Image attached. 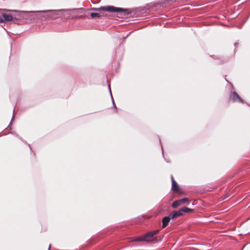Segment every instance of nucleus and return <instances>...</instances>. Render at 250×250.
Segmentation results:
<instances>
[{"mask_svg": "<svg viewBox=\"0 0 250 250\" xmlns=\"http://www.w3.org/2000/svg\"><path fill=\"white\" fill-rule=\"evenodd\" d=\"M92 9L96 11H106L116 13L118 17L120 18H124L131 13L130 11H129V9L116 7L114 6H101L99 8H93Z\"/></svg>", "mask_w": 250, "mask_h": 250, "instance_id": "f257e3e1", "label": "nucleus"}, {"mask_svg": "<svg viewBox=\"0 0 250 250\" xmlns=\"http://www.w3.org/2000/svg\"><path fill=\"white\" fill-rule=\"evenodd\" d=\"M6 9H0V22L10 21L14 20V19H17L12 13H7L3 12L4 11H7Z\"/></svg>", "mask_w": 250, "mask_h": 250, "instance_id": "f03ea898", "label": "nucleus"}, {"mask_svg": "<svg viewBox=\"0 0 250 250\" xmlns=\"http://www.w3.org/2000/svg\"><path fill=\"white\" fill-rule=\"evenodd\" d=\"M59 11L60 10H49L42 11L41 12L44 13V15H42V17L55 19L61 16V15L59 13Z\"/></svg>", "mask_w": 250, "mask_h": 250, "instance_id": "7ed1b4c3", "label": "nucleus"}, {"mask_svg": "<svg viewBox=\"0 0 250 250\" xmlns=\"http://www.w3.org/2000/svg\"><path fill=\"white\" fill-rule=\"evenodd\" d=\"M192 211V209H190L187 207H184L180 208L178 211H174L172 212L169 214L171 219H173L183 215L184 213L189 212Z\"/></svg>", "mask_w": 250, "mask_h": 250, "instance_id": "20e7f679", "label": "nucleus"}, {"mask_svg": "<svg viewBox=\"0 0 250 250\" xmlns=\"http://www.w3.org/2000/svg\"><path fill=\"white\" fill-rule=\"evenodd\" d=\"M153 237V236L152 235L151 232H149L142 237L133 240L132 241H150L152 240Z\"/></svg>", "mask_w": 250, "mask_h": 250, "instance_id": "39448f33", "label": "nucleus"}, {"mask_svg": "<svg viewBox=\"0 0 250 250\" xmlns=\"http://www.w3.org/2000/svg\"><path fill=\"white\" fill-rule=\"evenodd\" d=\"M153 237V236L152 235L151 232H149L142 237L133 240L132 241H150L152 240Z\"/></svg>", "mask_w": 250, "mask_h": 250, "instance_id": "423d86ee", "label": "nucleus"}, {"mask_svg": "<svg viewBox=\"0 0 250 250\" xmlns=\"http://www.w3.org/2000/svg\"><path fill=\"white\" fill-rule=\"evenodd\" d=\"M230 99L234 102L238 101L240 103H243V100L235 92H233L230 96Z\"/></svg>", "mask_w": 250, "mask_h": 250, "instance_id": "0eeeda50", "label": "nucleus"}, {"mask_svg": "<svg viewBox=\"0 0 250 250\" xmlns=\"http://www.w3.org/2000/svg\"><path fill=\"white\" fill-rule=\"evenodd\" d=\"M172 181L171 189L174 191H178L179 190L178 185L176 182L174 180L172 175L171 176Z\"/></svg>", "mask_w": 250, "mask_h": 250, "instance_id": "6e6552de", "label": "nucleus"}, {"mask_svg": "<svg viewBox=\"0 0 250 250\" xmlns=\"http://www.w3.org/2000/svg\"><path fill=\"white\" fill-rule=\"evenodd\" d=\"M10 11L13 12L12 15H14L16 18L17 19H14V20H19L22 17L21 15V12L20 11H16V10H10Z\"/></svg>", "mask_w": 250, "mask_h": 250, "instance_id": "1a4fd4ad", "label": "nucleus"}, {"mask_svg": "<svg viewBox=\"0 0 250 250\" xmlns=\"http://www.w3.org/2000/svg\"><path fill=\"white\" fill-rule=\"evenodd\" d=\"M170 219H171L170 216V214L168 216H166L163 218L162 223H163V228H165L168 224L170 221Z\"/></svg>", "mask_w": 250, "mask_h": 250, "instance_id": "9d476101", "label": "nucleus"}, {"mask_svg": "<svg viewBox=\"0 0 250 250\" xmlns=\"http://www.w3.org/2000/svg\"><path fill=\"white\" fill-rule=\"evenodd\" d=\"M181 204H182L181 203L180 200H177L175 201L173 203L172 206L173 208H176L178 207L179 206H180Z\"/></svg>", "mask_w": 250, "mask_h": 250, "instance_id": "9b49d317", "label": "nucleus"}, {"mask_svg": "<svg viewBox=\"0 0 250 250\" xmlns=\"http://www.w3.org/2000/svg\"><path fill=\"white\" fill-rule=\"evenodd\" d=\"M90 16L92 18H100L101 17V16H102V15L100 14V13H91L90 14Z\"/></svg>", "mask_w": 250, "mask_h": 250, "instance_id": "f8f14e48", "label": "nucleus"}, {"mask_svg": "<svg viewBox=\"0 0 250 250\" xmlns=\"http://www.w3.org/2000/svg\"><path fill=\"white\" fill-rule=\"evenodd\" d=\"M180 201L181 203H182V204H184V203H187L188 204H189V200H188V198H182L181 199H180Z\"/></svg>", "mask_w": 250, "mask_h": 250, "instance_id": "ddd939ff", "label": "nucleus"}, {"mask_svg": "<svg viewBox=\"0 0 250 250\" xmlns=\"http://www.w3.org/2000/svg\"><path fill=\"white\" fill-rule=\"evenodd\" d=\"M152 235H153V236H154V235H156V234H157L159 232V230H153V231H150Z\"/></svg>", "mask_w": 250, "mask_h": 250, "instance_id": "4468645a", "label": "nucleus"}, {"mask_svg": "<svg viewBox=\"0 0 250 250\" xmlns=\"http://www.w3.org/2000/svg\"><path fill=\"white\" fill-rule=\"evenodd\" d=\"M152 235H153V236H154V235H156V234H157L159 232V230H153V231H150Z\"/></svg>", "mask_w": 250, "mask_h": 250, "instance_id": "2eb2a0df", "label": "nucleus"}, {"mask_svg": "<svg viewBox=\"0 0 250 250\" xmlns=\"http://www.w3.org/2000/svg\"><path fill=\"white\" fill-rule=\"evenodd\" d=\"M109 91H110V94H111V91L110 86H109ZM111 97H112V94H111ZM112 99H113V98H112ZM112 102H113V105L115 106V104H114L113 100H112Z\"/></svg>", "mask_w": 250, "mask_h": 250, "instance_id": "dca6fc26", "label": "nucleus"}, {"mask_svg": "<svg viewBox=\"0 0 250 250\" xmlns=\"http://www.w3.org/2000/svg\"><path fill=\"white\" fill-rule=\"evenodd\" d=\"M50 247H51V245H50L49 247V248H48V250H50Z\"/></svg>", "mask_w": 250, "mask_h": 250, "instance_id": "f3484780", "label": "nucleus"}, {"mask_svg": "<svg viewBox=\"0 0 250 250\" xmlns=\"http://www.w3.org/2000/svg\"><path fill=\"white\" fill-rule=\"evenodd\" d=\"M14 119V115H13L12 116V120Z\"/></svg>", "mask_w": 250, "mask_h": 250, "instance_id": "a211bd4d", "label": "nucleus"}, {"mask_svg": "<svg viewBox=\"0 0 250 250\" xmlns=\"http://www.w3.org/2000/svg\"><path fill=\"white\" fill-rule=\"evenodd\" d=\"M249 219H250V218Z\"/></svg>", "mask_w": 250, "mask_h": 250, "instance_id": "6ab92c4d", "label": "nucleus"}]
</instances>
